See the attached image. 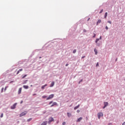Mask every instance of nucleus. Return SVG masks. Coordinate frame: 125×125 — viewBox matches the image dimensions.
Segmentation results:
<instances>
[{"label": "nucleus", "instance_id": "1", "mask_svg": "<svg viewBox=\"0 0 125 125\" xmlns=\"http://www.w3.org/2000/svg\"><path fill=\"white\" fill-rule=\"evenodd\" d=\"M54 97V94H52L50 95L48 98H47L46 100H49V99H52Z\"/></svg>", "mask_w": 125, "mask_h": 125}, {"label": "nucleus", "instance_id": "2", "mask_svg": "<svg viewBox=\"0 0 125 125\" xmlns=\"http://www.w3.org/2000/svg\"><path fill=\"white\" fill-rule=\"evenodd\" d=\"M52 122H54V119L53 117L49 118L48 124H51Z\"/></svg>", "mask_w": 125, "mask_h": 125}, {"label": "nucleus", "instance_id": "3", "mask_svg": "<svg viewBox=\"0 0 125 125\" xmlns=\"http://www.w3.org/2000/svg\"><path fill=\"white\" fill-rule=\"evenodd\" d=\"M17 105V103H15L13 105L11 106V109L12 110H14L16 108V105Z\"/></svg>", "mask_w": 125, "mask_h": 125}, {"label": "nucleus", "instance_id": "4", "mask_svg": "<svg viewBox=\"0 0 125 125\" xmlns=\"http://www.w3.org/2000/svg\"><path fill=\"white\" fill-rule=\"evenodd\" d=\"M101 117H103V113L102 112H99L98 113V118L99 119L101 118Z\"/></svg>", "mask_w": 125, "mask_h": 125}, {"label": "nucleus", "instance_id": "5", "mask_svg": "<svg viewBox=\"0 0 125 125\" xmlns=\"http://www.w3.org/2000/svg\"><path fill=\"white\" fill-rule=\"evenodd\" d=\"M27 114V112L24 111L22 112L20 114V117H23V116H25Z\"/></svg>", "mask_w": 125, "mask_h": 125}, {"label": "nucleus", "instance_id": "6", "mask_svg": "<svg viewBox=\"0 0 125 125\" xmlns=\"http://www.w3.org/2000/svg\"><path fill=\"white\" fill-rule=\"evenodd\" d=\"M97 46H98V47H100L101 45H102V42H96Z\"/></svg>", "mask_w": 125, "mask_h": 125}, {"label": "nucleus", "instance_id": "7", "mask_svg": "<svg viewBox=\"0 0 125 125\" xmlns=\"http://www.w3.org/2000/svg\"><path fill=\"white\" fill-rule=\"evenodd\" d=\"M100 40H102V36H100L99 38H97L96 39V41H95V42H98V41Z\"/></svg>", "mask_w": 125, "mask_h": 125}, {"label": "nucleus", "instance_id": "8", "mask_svg": "<svg viewBox=\"0 0 125 125\" xmlns=\"http://www.w3.org/2000/svg\"><path fill=\"white\" fill-rule=\"evenodd\" d=\"M54 83H55V82H54V81L52 82L50 85V87H53V86H54Z\"/></svg>", "mask_w": 125, "mask_h": 125}, {"label": "nucleus", "instance_id": "9", "mask_svg": "<svg viewBox=\"0 0 125 125\" xmlns=\"http://www.w3.org/2000/svg\"><path fill=\"white\" fill-rule=\"evenodd\" d=\"M56 105H57V103L54 102L50 106V107H53L54 106H56Z\"/></svg>", "mask_w": 125, "mask_h": 125}, {"label": "nucleus", "instance_id": "10", "mask_svg": "<svg viewBox=\"0 0 125 125\" xmlns=\"http://www.w3.org/2000/svg\"><path fill=\"white\" fill-rule=\"evenodd\" d=\"M22 91V88L21 87L19 89V91H18V94H21V92Z\"/></svg>", "mask_w": 125, "mask_h": 125}, {"label": "nucleus", "instance_id": "11", "mask_svg": "<svg viewBox=\"0 0 125 125\" xmlns=\"http://www.w3.org/2000/svg\"><path fill=\"white\" fill-rule=\"evenodd\" d=\"M47 125V121H44L41 124V125Z\"/></svg>", "mask_w": 125, "mask_h": 125}, {"label": "nucleus", "instance_id": "12", "mask_svg": "<svg viewBox=\"0 0 125 125\" xmlns=\"http://www.w3.org/2000/svg\"><path fill=\"white\" fill-rule=\"evenodd\" d=\"M82 120H83V117H80L79 118H78L77 119V122H81V121H82Z\"/></svg>", "mask_w": 125, "mask_h": 125}, {"label": "nucleus", "instance_id": "13", "mask_svg": "<svg viewBox=\"0 0 125 125\" xmlns=\"http://www.w3.org/2000/svg\"><path fill=\"white\" fill-rule=\"evenodd\" d=\"M23 88H25V89H28L29 88V86L28 85H23Z\"/></svg>", "mask_w": 125, "mask_h": 125}, {"label": "nucleus", "instance_id": "14", "mask_svg": "<svg viewBox=\"0 0 125 125\" xmlns=\"http://www.w3.org/2000/svg\"><path fill=\"white\" fill-rule=\"evenodd\" d=\"M45 86H47V84H45V85H43L42 86V89H44V87H45Z\"/></svg>", "mask_w": 125, "mask_h": 125}, {"label": "nucleus", "instance_id": "15", "mask_svg": "<svg viewBox=\"0 0 125 125\" xmlns=\"http://www.w3.org/2000/svg\"><path fill=\"white\" fill-rule=\"evenodd\" d=\"M80 108V104H78L77 106H75L74 109V110H77V109Z\"/></svg>", "mask_w": 125, "mask_h": 125}, {"label": "nucleus", "instance_id": "16", "mask_svg": "<svg viewBox=\"0 0 125 125\" xmlns=\"http://www.w3.org/2000/svg\"><path fill=\"white\" fill-rule=\"evenodd\" d=\"M108 102H104V105L105 106V107H107V106H108Z\"/></svg>", "mask_w": 125, "mask_h": 125}, {"label": "nucleus", "instance_id": "17", "mask_svg": "<svg viewBox=\"0 0 125 125\" xmlns=\"http://www.w3.org/2000/svg\"><path fill=\"white\" fill-rule=\"evenodd\" d=\"M67 117H68V118H70L71 117V116H72V114L69 112L67 113Z\"/></svg>", "mask_w": 125, "mask_h": 125}, {"label": "nucleus", "instance_id": "18", "mask_svg": "<svg viewBox=\"0 0 125 125\" xmlns=\"http://www.w3.org/2000/svg\"><path fill=\"white\" fill-rule=\"evenodd\" d=\"M94 51L95 52V54H96V55H97V53H98L97 50L96 48H95L94 49Z\"/></svg>", "mask_w": 125, "mask_h": 125}, {"label": "nucleus", "instance_id": "19", "mask_svg": "<svg viewBox=\"0 0 125 125\" xmlns=\"http://www.w3.org/2000/svg\"><path fill=\"white\" fill-rule=\"evenodd\" d=\"M107 16H108V13L105 12V14H104V18L105 19L107 18Z\"/></svg>", "mask_w": 125, "mask_h": 125}, {"label": "nucleus", "instance_id": "20", "mask_svg": "<svg viewBox=\"0 0 125 125\" xmlns=\"http://www.w3.org/2000/svg\"><path fill=\"white\" fill-rule=\"evenodd\" d=\"M99 23H101V20H98L97 22V25H98V24H99Z\"/></svg>", "mask_w": 125, "mask_h": 125}, {"label": "nucleus", "instance_id": "21", "mask_svg": "<svg viewBox=\"0 0 125 125\" xmlns=\"http://www.w3.org/2000/svg\"><path fill=\"white\" fill-rule=\"evenodd\" d=\"M27 82H28V80H24V81L23 82V84H25V83H27Z\"/></svg>", "mask_w": 125, "mask_h": 125}, {"label": "nucleus", "instance_id": "22", "mask_svg": "<svg viewBox=\"0 0 125 125\" xmlns=\"http://www.w3.org/2000/svg\"><path fill=\"white\" fill-rule=\"evenodd\" d=\"M27 76V74L24 75L22 77V79H25V78H26Z\"/></svg>", "mask_w": 125, "mask_h": 125}, {"label": "nucleus", "instance_id": "23", "mask_svg": "<svg viewBox=\"0 0 125 125\" xmlns=\"http://www.w3.org/2000/svg\"><path fill=\"white\" fill-rule=\"evenodd\" d=\"M31 121H32V118H29L27 119V122H31Z\"/></svg>", "mask_w": 125, "mask_h": 125}, {"label": "nucleus", "instance_id": "24", "mask_svg": "<svg viewBox=\"0 0 125 125\" xmlns=\"http://www.w3.org/2000/svg\"><path fill=\"white\" fill-rule=\"evenodd\" d=\"M76 52H77V50L76 49L73 50V53L75 54V53H76Z\"/></svg>", "mask_w": 125, "mask_h": 125}, {"label": "nucleus", "instance_id": "25", "mask_svg": "<svg viewBox=\"0 0 125 125\" xmlns=\"http://www.w3.org/2000/svg\"><path fill=\"white\" fill-rule=\"evenodd\" d=\"M52 103H53V101H50L49 104H48V105H51V104H52Z\"/></svg>", "mask_w": 125, "mask_h": 125}, {"label": "nucleus", "instance_id": "26", "mask_svg": "<svg viewBox=\"0 0 125 125\" xmlns=\"http://www.w3.org/2000/svg\"><path fill=\"white\" fill-rule=\"evenodd\" d=\"M3 89H4V88L3 87H2L1 89V93H2V92H3Z\"/></svg>", "mask_w": 125, "mask_h": 125}, {"label": "nucleus", "instance_id": "27", "mask_svg": "<svg viewBox=\"0 0 125 125\" xmlns=\"http://www.w3.org/2000/svg\"><path fill=\"white\" fill-rule=\"evenodd\" d=\"M83 82V79H81L79 82L78 83L80 84V83H81Z\"/></svg>", "mask_w": 125, "mask_h": 125}, {"label": "nucleus", "instance_id": "28", "mask_svg": "<svg viewBox=\"0 0 125 125\" xmlns=\"http://www.w3.org/2000/svg\"><path fill=\"white\" fill-rule=\"evenodd\" d=\"M103 12V9H102L101 11H100L99 13L101 14V13H102Z\"/></svg>", "mask_w": 125, "mask_h": 125}, {"label": "nucleus", "instance_id": "29", "mask_svg": "<svg viewBox=\"0 0 125 125\" xmlns=\"http://www.w3.org/2000/svg\"><path fill=\"white\" fill-rule=\"evenodd\" d=\"M2 117H3V113H1L0 116V118H2Z\"/></svg>", "mask_w": 125, "mask_h": 125}, {"label": "nucleus", "instance_id": "30", "mask_svg": "<svg viewBox=\"0 0 125 125\" xmlns=\"http://www.w3.org/2000/svg\"><path fill=\"white\" fill-rule=\"evenodd\" d=\"M108 23H109V24H112V21H108Z\"/></svg>", "mask_w": 125, "mask_h": 125}, {"label": "nucleus", "instance_id": "31", "mask_svg": "<svg viewBox=\"0 0 125 125\" xmlns=\"http://www.w3.org/2000/svg\"><path fill=\"white\" fill-rule=\"evenodd\" d=\"M96 37V34L95 33H94V35L93 36V38H95Z\"/></svg>", "mask_w": 125, "mask_h": 125}, {"label": "nucleus", "instance_id": "32", "mask_svg": "<svg viewBox=\"0 0 125 125\" xmlns=\"http://www.w3.org/2000/svg\"><path fill=\"white\" fill-rule=\"evenodd\" d=\"M19 71L20 72H22V71H23V69H22V68L20 69L19 70Z\"/></svg>", "mask_w": 125, "mask_h": 125}, {"label": "nucleus", "instance_id": "33", "mask_svg": "<svg viewBox=\"0 0 125 125\" xmlns=\"http://www.w3.org/2000/svg\"><path fill=\"white\" fill-rule=\"evenodd\" d=\"M46 97H47V96H43L42 97V98H46Z\"/></svg>", "mask_w": 125, "mask_h": 125}, {"label": "nucleus", "instance_id": "34", "mask_svg": "<svg viewBox=\"0 0 125 125\" xmlns=\"http://www.w3.org/2000/svg\"><path fill=\"white\" fill-rule=\"evenodd\" d=\"M62 125H66V122H63L62 123Z\"/></svg>", "mask_w": 125, "mask_h": 125}, {"label": "nucleus", "instance_id": "35", "mask_svg": "<svg viewBox=\"0 0 125 125\" xmlns=\"http://www.w3.org/2000/svg\"><path fill=\"white\" fill-rule=\"evenodd\" d=\"M83 32L84 33H86V30L83 29Z\"/></svg>", "mask_w": 125, "mask_h": 125}, {"label": "nucleus", "instance_id": "36", "mask_svg": "<svg viewBox=\"0 0 125 125\" xmlns=\"http://www.w3.org/2000/svg\"><path fill=\"white\" fill-rule=\"evenodd\" d=\"M81 58L82 59H83V58H85V56H82Z\"/></svg>", "mask_w": 125, "mask_h": 125}, {"label": "nucleus", "instance_id": "37", "mask_svg": "<svg viewBox=\"0 0 125 125\" xmlns=\"http://www.w3.org/2000/svg\"><path fill=\"white\" fill-rule=\"evenodd\" d=\"M108 29H109V28H108V26H105V29H106V30H108Z\"/></svg>", "mask_w": 125, "mask_h": 125}, {"label": "nucleus", "instance_id": "38", "mask_svg": "<svg viewBox=\"0 0 125 125\" xmlns=\"http://www.w3.org/2000/svg\"><path fill=\"white\" fill-rule=\"evenodd\" d=\"M98 66H99V64L97 62L96 64V67H98Z\"/></svg>", "mask_w": 125, "mask_h": 125}, {"label": "nucleus", "instance_id": "39", "mask_svg": "<svg viewBox=\"0 0 125 125\" xmlns=\"http://www.w3.org/2000/svg\"><path fill=\"white\" fill-rule=\"evenodd\" d=\"M19 73H20V71L18 70L17 72V75H18V74H19Z\"/></svg>", "mask_w": 125, "mask_h": 125}, {"label": "nucleus", "instance_id": "40", "mask_svg": "<svg viewBox=\"0 0 125 125\" xmlns=\"http://www.w3.org/2000/svg\"><path fill=\"white\" fill-rule=\"evenodd\" d=\"M105 108H106V106L104 105V106L103 107V109H105Z\"/></svg>", "mask_w": 125, "mask_h": 125}, {"label": "nucleus", "instance_id": "41", "mask_svg": "<svg viewBox=\"0 0 125 125\" xmlns=\"http://www.w3.org/2000/svg\"><path fill=\"white\" fill-rule=\"evenodd\" d=\"M77 113H80V110H79V109L77 110Z\"/></svg>", "mask_w": 125, "mask_h": 125}, {"label": "nucleus", "instance_id": "42", "mask_svg": "<svg viewBox=\"0 0 125 125\" xmlns=\"http://www.w3.org/2000/svg\"><path fill=\"white\" fill-rule=\"evenodd\" d=\"M7 88V87H6L4 88V91H5V90H6Z\"/></svg>", "mask_w": 125, "mask_h": 125}, {"label": "nucleus", "instance_id": "43", "mask_svg": "<svg viewBox=\"0 0 125 125\" xmlns=\"http://www.w3.org/2000/svg\"><path fill=\"white\" fill-rule=\"evenodd\" d=\"M68 65H69V64H68V63H66V64H65L66 67H67V66H68Z\"/></svg>", "mask_w": 125, "mask_h": 125}, {"label": "nucleus", "instance_id": "44", "mask_svg": "<svg viewBox=\"0 0 125 125\" xmlns=\"http://www.w3.org/2000/svg\"><path fill=\"white\" fill-rule=\"evenodd\" d=\"M20 103L21 104H22V103H23V101H21Z\"/></svg>", "mask_w": 125, "mask_h": 125}, {"label": "nucleus", "instance_id": "45", "mask_svg": "<svg viewBox=\"0 0 125 125\" xmlns=\"http://www.w3.org/2000/svg\"><path fill=\"white\" fill-rule=\"evenodd\" d=\"M122 125H125V122H124V123L122 124Z\"/></svg>", "mask_w": 125, "mask_h": 125}, {"label": "nucleus", "instance_id": "46", "mask_svg": "<svg viewBox=\"0 0 125 125\" xmlns=\"http://www.w3.org/2000/svg\"><path fill=\"white\" fill-rule=\"evenodd\" d=\"M35 95H37V94H34L33 95V96H35Z\"/></svg>", "mask_w": 125, "mask_h": 125}, {"label": "nucleus", "instance_id": "47", "mask_svg": "<svg viewBox=\"0 0 125 125\" xmlns=\"http://www.w3.org/2000/svg\"><path fill=\"white\" fill-rule=\"evenodd\" d=\"M89 19H90V18H88V19H87V21H89Z\"/></svg>", "mask_w": 125, "mask_h": 125}, {"label": "nucleus", "instance_id": "48", "mask_svg": "<svg viewBox=\"0 0 125 125\" xmlns=\"http://www.w3.org/2000/svg\"><path fill=\"white\" fill-rule=\"evenodd\" d=\"M118 60V59H116L115 61H117Z\"/></svg>", "mask_w": 125, "mask_h": 125}, {"label": "nucleus", "instance_id": "49", "mask_svg": "<svg viewBox=\"0 0 125 125\" xmlns=\"http://www.w3.org/2000/svg\"><path fill=\"white\" fill-rule=\"evenodd\" d=\"M59 122L57 121L56 124H58Z\"/></svg>", "mask_w": 125, "mask_h": 125}, {"label": "nucleus", "instance_id": "50", "mask_svg": "<svg viewBox=\"0 0 125 125\" xmlns=\"http://www.w3.org/2000/svg\"><path fill=\"white\" fill-rule=\"evenodd\" d=\"M13 83V81L11 82H10V83Z\"/></svg>", "mask_w": 125, "mask_h": 125}, {"label": "nucleus", "instance_id": "51", "mask_svg": "<svg viewBox=\"0 0 125 125\" xmlns=\"http://www.w3.org/2000/svg\"><path fill=\"white\" fill-rule=\"evenodd\" d=\"M40 59H41V58H42V57H40V58H39Z\"/></svg>", "mask_w": 125, "mask_h": 125}, {"label": "nucleus", "instance_id": "52", "mask_svg": "<svg viewBox=\"0 0 125 125\" xmlns=\"http://www.w3.org/2000/svg\"><path fill=\"white\" fill-rule=\"evenodd\" d=\"M89 125H91V123H90Z\"/></svg>", "mask_w": 125, "mask_h": 125}]
</instances>
